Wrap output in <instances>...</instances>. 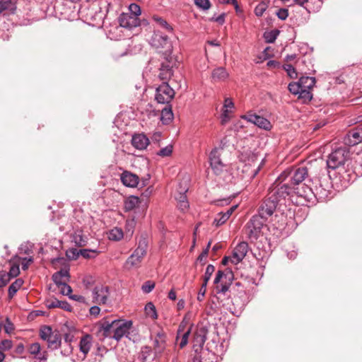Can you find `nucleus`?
Masks as SVG:
<instances>
[{"label": "nucleus", "mask_w": 362, "mask_h": 362, "mask_svg": "<svg viewBox=\"0 0 362 362\" xmlns=\"http://www.w3.org/2000/svg\"><path fill=\"white\" fill-rule=\"evenodd\" d=\"M107 4V1L105 0H94L88 5H83L79 9V13L90 23H98L105 17L103 8L105 7Z\"/></svg>", "instance_id": "1"}, {"label": "nucleus", "mask_w": 362, "mask_h": 362, "mask_svg": "<svg viewBox=\"0 0 362 362\" xmlns=\"http://www.w3.org/2000/svg\"><path fill=\"white\" fill-rule=\"evenodd\" d=\"M347 170L342 168L339 173V179L344 187L354 182L357 177L362 176V155H357L347 163Z\"/></svg>", "instance_id": "2"}, {"label": "nucleus", "mask_w": 362, "mask_h": 362, "mask_svg": "<svg viewBox=\"0 0 362 362\" xmlns=\"http://www.w3.org/2000/svg\"><path fill=\"white\" fill-rule=\"evenodd\" d=\"M309 177L308 168L305 166L294 167L284 171L279 176L280 180L287 181L293 188L303 184Z\"/></svg>", "instance_id": "3"}, {"label": "nucleus", "mask_w": 362, "mask_h": 362, "mask_svg": "<svg viewBox=\"0 0 362 362\" xmlns=\"http://www.w3.org/2000/svg\"><path fill=\"white\" fill-rule=\"evenodd\" d=\"M349 158V151L346 148H339L333 151L328 156L327 165L329 168L338 170V175L342 168H346Z\"/></svg>", "instance_id": "4"}, {"label": "nucleus", "mask_w": 362, "mask_h": 362, "mask_svg": "<svg viewBox=\"0 0 362 362\" xmlns=\"http://www.w3.org/2000/svg\"><path fill=\"white\" fill-rule=\"evenodd\" d=\"M293 189L287 181L280 180L278 177L269 189L268 194L279 203L293 194Z\"/></svg>", "instance_id": "5"}, {"label": "nucleus", "mask_w": 362, "mask_h": 362, "mask_svg": "<svg viewBox=\"0 0 362 362\" xmlns=\"http://www.w3.org/2000/svg\"><path fill=\"white\" fill-rule=\"evenodd\" d=\"M147 248L148 242L146 238H141L139 241L138 247L126 260L124 267L128 269L139 267L144 257L146 255Z\"/></svg>", "instance_id": "6"}, {"label": "nucleus", "mask_w": 362, "mask_h": 362, "mask_svg": "<svg viewBox=\"0 0 362 362\" xmlns=\"http://www.w3.org/2000/svg\"><path fill=\"white\" fill-rule=\"evenodd\" d=\"M40 337L47 341V347L51 350H56L61 346L62 334L59 331H52L49 326H43L40 329Z\"/></svg>", "instance_id": "7"}, {"label": "nucleus", "mask_w": 362, "mask_h": 362, "mask_svg": "<svg viewBox=\"0 0 362 362\" xmlns=\"http://www.w3.org/2000/svg\"><path fill=\"white\" fill-rule=\"evenodd\" d=\"M267 220L259 215H254L246 224L247 237L251 241L257 240Z\"/></svg>", "instance_id": "8"}, {"label": "nucleus", "mask_w": 362, "mask_h": 362, "mask_svg": "<svg viewBox=\"0 0 362 362\" xmlns=\"http://www.w3.org/2000/svg\"><path fill=\"white\" fill-rule=\"evenodd\" d=\"M113 323L115 327L114 339L119 341L124 337L132 339L129 332L133 325L132 320L117 319L113 320Z\"/></svg>", "instance_id": "9"}, {"label": "nucleus", "mask_w": 362, "mask_h": 362, "mask_svg": "<svg viewBox=\"0 0 362 362\" xmlns=\"http://www.w3.org/2000/svg\"><path fill=\"white\" fill-rule=\"evenodd\" d=\"M174 96L175 91L168 83H162L156 89L155 100L158 103L170 105Z\"/></svg>", "instance_id": "10"}, {"label": "nucleus", "mask_w": 362, "mask_h": 362, "mask_svg": "<svg viewBox=\"0 0 362 362\" xmlns=\"http://www.w3.org/2000/svg\"><path fill=\"white\" fill-rule=\"evenodd\" d=\"M233 274L231 271L223 272L221 270H218L216 273V277L214 280V284H218L221 281L220 286H217V293H226V291H228L230 286L232 284L233 280Z\"/></svg>", "instance_id": "11"}, {"label": "nucleus", "mask_w": 362, "mask_h": 362, "mask_svg": "<svg viewBox=\"0 0 362 362\" xmlns=\"http://www.w3.org/2000/svg\"><path fill=\"white\" fill-rule=\"evenodd\" d=\"M293 193L296 194L301 202V204L313 203L315 202V194L313 188L309 187L305 183L296 186L293 189Z\"/></svg>", "instance_id": "12"}, {"label": "nucleus", "mask_w": 362, "mask_h": 362, "mask_svg": "<svg viewBox=\"0 0 362 362\" xmlns=\"http://www.w3.org/2000/svg\"><path fill=\"white\" fill-rule=\"evenodd\" d=\"M150 45L156 48H165V52H171L172 45L168 37L161 32H154L149 41Z\"/></svg>", "instance_id": "13"}, {"label": "nucleus", "mask_w": 362, "mask_h": 362, "mask_svg": "<svg viewBox=\"0 0 362 362\" xmlns=\"http://www.w3.org/2000/svg\"><path fill=\"white\" fill-rule=\"evenodd\" d=\"M92 302L97 305H106L110 296V288L107 286L99 285L92 291Z\"/></svg>", "instance_id": "14"}, {"label": "nucleus", "mask_w": 362, "mask_h": 362, "mask_svg": "<svg viewBox=\"0 0 362 362\" xmlns=\"http://www.w3.org/2000/svg\"><path fill=\"white\" fill-rule=\"evenodd\" d=\"M317 185L313 188L315 194V201L325 202L328 199L330 191L327 181H322L320 180H316Z\"/></svg>", "instance_id": "15"}, {"label": "nucleus", "mask_w": 362, "mask_h": 362, "mask_svg": "<svg viewBox=\"0 0 362 362\" xmlns=\"http://www.w3.org/2000/svg\"><path fill=\"white\" fill-rule=\"evenodd\" d=\"M278 202L268 194L267 198L263 202L258 210V215L267 219L271 216L276 209Z\"/></svg>", "instance_id": "16"}, {"label": "nucleus", "mask_w": 362, "mask_h": 362, "mask_svg": "<svg viewBox=\"0 0 362 362\" xmlns=\"http://www.w3.org/2000/svg\"><path fill=\"white\" fill-rule=\"evenodd\" d=\"M115 327L113 320L109 321L103 320L98 327L97 336L100 340H104L106 338L114 339Z\"/></svg>", "instance_id": "17"}, {"label": "nucleus", "mask_w": 362, "mask_h": 362, "mask_svg": "<svg viewBox=\"0 0 362 362\" xmlns=\"http://www.w3.org/2000/svg\"><path fill=\"white\" fill-rule=\"evenodd\" d=\"M249 250V246L247 242L243 241L239 243L234 248L230 261L234 264L240 263L246 256Z\"/></svg>", "instance_id": "18"}, {"label": "nucleus", "mask_w": 362, "mask_h": 362, "mask_svg": "<svg viewBox=\"0 0 362 362\" xmlns=\"http://www.w3.org/2000/svg\"><path fill=\"white\" fill-rule=\"evenodd\" d=\"M210 166L216 175H220L223 170L224 164L221 159V154L217 148H214L209 154Z\"/></svg>", "instance_id": "19"}, {"label": "nucleus", "mask_w": 362, "mask_h": 362, "mask_svg": "<svg viewBox=\"0 0 362 362\" xmlns=\"http://www.w3.org/2000/svg\"><path fill=\"white\" fill-rule=\"evenodd\" d=\"M362 142V127H356L350 130L344 137V144L354 146Z\"/></svg>", "instance_id": "20"}, {"label": "nucleus", "mask_w": 362, "mask_h": 362, "mask_svg": "<svg viewBox=\"0 0 362 362\" xmlns=\"http://www.w3.org/2000/svg\"><path fill=\"white\" fill-rule=\"evenodd\" d=\"M208 334V328L206 326H200L197 327L193 340L194 349H198L199 351L204 350L203 346L206 339V335Z\"/></svg>", "instance_id": "21"}, {"label": "nucleus", "mask_w": 362, "mask_h": 362, "mask_svg": "<svg viewBox=\"0 0 362 362\" xmlns=\"http://www.w3.org/2000/svg\"><path fill=\"white\" fill-rule=\"evenodd\" d=\"M28 351L31 354L33 355L34 358L37 360V362H46L47 360V351L41 352V346L40 343L35 342L30 344L28 346ZM37 362V361H35Z\"/></svg>", "instance_id": "22"}, {"label": "nucleus", "mask_w": 362, "mask_h": 362, "mask_svg": "<svg viewBox=\"0 0 362 362\" xmlns=\"http://www.w3.org/2000/svg\"><path fill=\"white\" fill-rule=\"evenodd\" d=\"M173 75V65L170 61L163 62L159 68L158 78L162 83H168Z\"/></svg>", "instance_id": "23"}, {"label": "nucleus", "mask_w": 362, "mask_h": 362, "mask_svg": "<svg viewBox=\"0 0 362 362\" xmlns=\"http://www.w3.org/2000/svg\"><path fill=\"white\" fill-rule=\"evenodd\" d=\"M166 348V335L161 331L158 332L153 339V349L156 355H161Z\"/></svg>", "instance_id": "24"}, {"label": "nucleus", "mask_w": 362, "mask_h": 362, "mask_svg": "<svg viewBox=\"0 0 362 362\" xmlns=\"http://www.w3.org/2000/svg\"><path fill=\"white\" fill-rule=\"evenodd\" d=\"M119 23L120 26L128 29H132L139 25L138 18L135 16L125 13L119 16Z\"/></svg>", "instance_id": "25"}, {"label": "nucleus", "mask_w": 362, "mask_h": 362, "mask_svg": "<svg viewBox=\"0 0 362 362\" xmlns=\"http://www.w3.org/2000/svg\"><path fill=\"white\" fill-rule=\"evenodd\" d=\"M54 284L59 286H66V282L69 281L70 275L68 269H61L55 272L52 276Z\"/></svg>", "instance_id": "26"}, {"label": "nucleus", "mask_w": 362, "mask_h": 362, "mask_svg": "<svg viewBox=\"0 0 362 362\" xmlns=\"http://www.w3.org/2000/svg\"><path fill=\"white\" fill-rule=\"evenodd\" d=\"M120 180L124 185L129 187H135L139 183V177L128 171H124L121 174Z\"/></svg>", "instance_id": "27"}, {"label": "nucleus", "mask_w": 362, "mask_h": 362, "mask_svg": "<svg viewBox=\"0 0 362 362\" xmlns=\"http://www.w3.org/2000/svg\"><path fill=\"white\" fill-rule=\"evenodd\" d=\"M132 146L139 150H144L149 144V139L144 134H136L132 138Z\"/></svg>", "instance_id": "28"}, {"label": "nucleus", "mask_w": 362, "mask_h": 362, "mask_svg": "<svg viewBox=\"0 0 362 362\" xmlns=\"http://www.w3.org/2000/svg\"><path fill=\"white\" fill-rule=\"evenodd\" d=\"M93 337L90 334H85L80 340L79 349L80 351L83 354V358L86 357V355L89 352L90 347L92 346Z\"/></svg>", "instance_id": "29"}, {"label": "nucleus", "mask_w": 362, "mask_h": 362, "mask_svg": "<svg viewBox=\"0 0 362 362\" xmlns=\"http://www.w3.org/2000/svg\"><path fill=\"white\" fill-rule=\"evenodd\" d=\"M228 76L226 69L222 66L214 69L211 73V78L214 82L223 81L228 78Z\"/></svg>", "instance_id": "30"}, {"label": "nucleus", "mask_w": 362, "mask_h": 362, "mask_svg": "<svg viewBox=\"0 0 362 362\" xmlns=\"http://www.w3.org/2000/svg\"><path fill=\"white\" fill-rule=\"evenodd\" d=\"M64 342L66 344V346L61 351V354L63 356H69L71 351H72V346H71V341H73L74 339V335L72 332H69L64 334Z\"/></svg>", "instance_id": "31"}, {"label": "nucleus", "mask_w": 362, "mask_h": 362, "mask_svg": "<svg viewBox=\"0 0 362 362\" xmlns=\"http://www.w3.org/2000/svg\"><path fill=\"white\" fill-rule=\"evenodd\" d=\"M16 9V4L11 0L0 1V13L4 14L13 13Z\"/></svg>", "instance_id": "32"}, {"label": "nucleus", "mask_w": 362, "mask_h": 362, "mask_svg": "<svg viewBox=\"0 0 362 362\" xmlns=\"http://www.w3.org/2000/svg\"><path fill=\"white\" fill-rule=\"evenodd\" d=\"M140 203L139 198L137 196L131 195L127 197L124 203L125 211H131L136 208Z\"/></svg>", "instance_id": "33"}, {"label": "nucleus", "mask_w": 362, "mask_h": 362, "mask_svg": "<svg viewBox=\"0 0 362 362\" xmlns=\"http://www.w3.org/2000/svg\"><path fill=\"white\" fill-rule=\"evenodd\" d=\"M173 119V113L171 105L166 106L161 110L160 120L163 124H168Z\"/></svg>", "instance_id": "34"}, {"label": "nucleus", "mask_w": 362, "mask_h": 362, "mask_svg": "<svg viewBox=\"0 0 362 362\" xmlns=\"http://www.w3.org/2000/svg\"><path fill=\"white\" fill-rule=\"evenodd\" d=\"M298 82L302 88L312 89L315 85L316 80L313 76H303L299 78Z\"/></svg>", "instance_id": "35"}, {"label": "nucleus", "mask_w": 362, "mask_h": 362, "mask_svg": "<svg viewBox=\"0 0 362 362\" xmlns=\"http://www.w3.org/2000/svg\"><path fill=\"white\" fill-rule=\"evenodd\" d=\"M24 281L21 278L16 279L8 287V295L10 298H12L17 291L23 286Z\"/></svg>", "instance_id": "36"}, {"label": "nucleus", "mask_w": 362, "mask_h": 362, "mask_svg": "<svg viewBox=\"0 0 362 362\" xmlns=\"http://www.w3.org/2000/svg\"><path fill=\"white\" fill-rule=\"evenodd\" d=\"M311 89L301 88L299 93L298 94V98L301 100L302 103L308 104L313 99V94Z\"/></svg>", "instance_id": "37"}, {"label": "nucleus", "mask_w": 362, "mask_h": 362, "mask_svg": "<svg viewBox=\"0 0 362 362\" xmlns=\"http://www.w3.org/2000/svg\"><path fill=\"white\" fill-rule=\"evenodd\" d=\"M254 124L264 130H270L272 128V124L269 120L260 115L257 117Z\"/></svg>", "instance_id": "38"}, {"label": "nucleus", "mask_w": 362, "mask_h": 362, "mask_svg": "<svg viewBox=\"0 0 362 362\" xmlns=\"http://www.w3.org/2000/svg\"><path fill=\"white\" fill-rule=\"evenodd\" d=\"M152 19L157 23L158 26L166 30L167 31L172 32L173 30V27L163 18L158 16H153Z\"/></svg>", "instance_id": "39"}, {"label": "nucleus", "mask_w": 362, "mask_h": 362, "mask_svg": "<svg viewBox=\"0 0 362 362\" xmlns=\"http://www.w3.org/2000/svg\"><path fill=\"white\" fill-rule=\"evenodd\" d=\"M195 355L193 358L192 362H206L204 359V356L206 354H209L211 351H209V348L207 347L206 350L199 351L198 349H195Z\"/></svg>", "instance_id": "40"}, {"label": "nucleus", "mask_w": 362, "mask_h": 362, "mask_svg": "<svg viewBox=\"0 0 362 362\" xmlns=\"http://www.w3.org/2000/svg\"><path fill=\"white\" fill-rule=\"evenodd\" d=\"M73 241L78 247H83L87 244V237L83 235L81 233H75L73 235Z\"/></svg>", "instance_id": "41"}, {"label": "nucleus", "mask_w": 362, "mask_h": 362, "mask_svg": "<svg viewBox=\"0 0 362 362\" xmlns=\"http://www.w3.org/2000/svg\"><path fill=\"white\" fill-rule=\"evenodd\" d=\"M279 35V30L277 29L272 30L264 33V38L265 42L267 43H273L275 42L278 35Z\"/></svg>", "instance_id": "42"}, {"label": "nucleus", "mask_w": 362, "mask_h": 362, "mask_svg": "<svg viewBox=\"0 0 362 362\" xmlns=\"http://www.w3.org/2000/svg\"><path fill=\"white\" fill-rule=\"evenodd\" d=\"M124 233L122 229L115 228L110 231L108 238L111 240L118 241L122 239Z\"/></svg>", "instance_id": "43"}, {"label": "nucleus", "mask_w": 362, "mask_h": 362, "mask_svg": "<svg viewBox=\"0 0 362 362\" xmlns=\"http://www.w3.org/2000/svg\"><path fill=\"white\" fill-rule=\"evenodd\" d=\"M268 8V3L264 1H260L255 8L254 13L257 17L263 16L264 13Z\"/></svg>", "instance_id": "44"}, {"label": "nucleus", "mask_w": 362, "mask_h": 362, "mask_svg": "<svg viewBox=\"0 0 362 362\" xmlns=\"http://www.w3.org/2000/svg\"><path fill=\"white\" fill-rule=\"evenodd\" d=\"M145 310L146 315L151 317L152 319L156 320L158 318L156 309L153 303L149 302L145 306Z\"/></svg>", "instance_id": "45"}, {"label": "nucleus", "mask_w": 362, "mask_h": 362, "mask_svg": "<svg viewBox=\"0 0 362 362\" xmlns=\"http://www.w3.org/2000/svg\"><path fill=\"white\" fill-rule=\"evenodd\" d=\"M81 254L83 257L85 259H90L95 257L99 251L97 250H90V249H81L80 250Z\"/></svg>", "instance_id": "46"}, {"label": "nucleus", "mask_w": 362, "mask_h": 362, "mask_svg": "<svg viewBox=\"0 0 362 362\" xmlns=\"http://www.w3.org/2000/svg\"><path fill=\"white\" fill-rule=\"evenodd\" d=\"M194 4L199 9L204 11H208L211 6L209 0H194Z\"/></svg>", "instance_id": "47"}, {"label": "nucleus", "mask_w": 362, "mask_h": 362, "mask_svg": "<svg viewBox=\"0 0 362 362\" xmlns=\"http://www.w3.org/2000/svg\"><path fill=\"white\" fill-rule=\"evenodd\" d=\"M214 271H215V267L213 264H209L206 267V271H205V273L204 275V281H203L204 286H206L207 283L209 281V279H211V275L213 274Z\"/></svg>", "instance_id": "48"}, {"label": "nucleus", "mask_w": 362, "mask_h": 362, "mask_svg": "<svg viewBox=\"0 0 362 362\" xmlns=\"http://www.w3.org/2000/svg\"><path fill=\"white\" fill-rule=\"evenodd\" d=\"M152 352V349L148 346H144L141 348V353L139 355V359L142 362H146L147 358L150 356Z\"/></svg>", "instance_id": "49"}, {"label": "nucleus", "mask_w": 362, "mask_h": 362, "mask_svg": "<svg viewBox=\"0 0 362 362\" xmlns=\"http://www.w3.org/2000/svg\"><path fill=\"white\" fill-rule=\"evenodd\" d=\"M282 67L286 71L288 76L290 78H296L298 77V73L293 65L284 64V65H283Z\"/></svg>", "instance_id": "50"}, {"label": "nucleus", "mask_w": 362, "mask_h": 362, "mask_svg": "<svg viewBox=\"0 0 362 362\" xmlns=\"http://www.w3.org/2000/svg\"><path fill=\"white\" fill-rule=\"evenodd\" d=\"M227 220V217L223 215V212L218 213L213 221V225L216 227H218L224 224Z\"/></svg>", "instance_id": "51"}, {"label": "nucleus", "mask_w": 362, "mask_h": 362, "mask_svg": "<svg viewBox=\"0 0 362 362\" xmlns=\"http://www.w3.org/2000/svg\"><path fill=\"white\" fill-rule=\"evenodd\" d=\"M81 254L80 250L69 248L66 251V256L70 260L76 259Z\"/></svg>", "instance_id": "52"}, {"label": "nucleus", "mask_w": 362, "mask_h": 362, "mask_svg": "<svg viewBox=\"0 0 362 362\" xmlns=\"http://www.w3.org/2000/svg\"><path fill=\"white\" fill-rule=\"evenodd\" d=\"M20 274V269L18 264H13L9 269L8 272H6V274L9 277V281L11 278L16 277Z\"/></svg>", "instance_id": "53"}, {"label": "nucleus", "mask_w": 362, "mask_h": 362, "mask_svg": "<svg viewBox=\"0 0 362 362\" xmlns=\"http://www.w3.org/2000/svg\"><path fill=\"white\" fill-rule=\"evenodd\" d=\"M173 146L169 144L164 148H162L158 153L157 155L161 157L170 156L173 153Z\"/></svg>", "instance_id": "54"}, {"label": "nucleus", "mask_w": 362, "mask_h": 362, "mask_svg": "<svg viewBox=\"0 0 362 362\" xmlns=\"http://www.w3.org/2000/svg\"><path fill=\"white\" fill-rule=\"evenodd\" d=\"M15 258H17L18 261H21V266L23 270H26L28 268V266L30 264L33 262V257H20L18 256H16Z\"/></svg>", "instance_id": "55"}, {"label": "nucleus", "mask_w": 362, "mask_h": 362, "mask_svg": "<svg viewBox=\"0 0 362 362\" xmlns=\"http://www.w3.org/2000/svg\"><path fill=\"white\" fill-rule=\"evenodd\" d=\"M192 325H191V326L188 328V329L183 333L182 338H181V341L179 344L180 348L182 349L188 343V338H189V336L192 331Z\"/></svg>", "instance_id": "56"}, {"label": "nucleus", "mask_w": 362, "mask_h": 362, "mask_svg": "<svg viewBox=\"0 0 362 362\" xmlns=\"http://www.w3.org/2000/svg\"><path fill=\"white\" fill-rule=\"evenodd\" d=\"M288 90L293 95H298L301 90L299 82H291L288 86Z\"/></svg>", "instance_id": "57"}, {"label": "nucleus", "mask_w": 362, "mask_h": 362, "mask_svg": "<svg viewBox=\"0 0 362 362\" xmlns=\"http://www.w3.org/2000/svg\"><path fill=\"white\" fill-rule=\"evenodd\" d=\"M155 287V283L152 281H146L141 286V290L144 293H151Z\"/></svg>", "instance_id": "58"}, {"label": "nucleus", "mask_w": 362, "mask_h": 362, "mask_svg": "<svg viewBox=\"0 0 362 362\" xmlns=\"http://www.w3.org/2000/svg\"><path fill=\"white\" fill-rule=\"evenodd\" d=\"M60 301L61 300H59L58 299H57L55 298H52L46 300L45 305H46L47 308L49 309L56 308L59 307Z\"/></svg>", "instance_id": "59"}, {"label": "nucleus", "mask_w": 362, "mask_h": 362, "mask_svg": "<svg viewBox=\"0 0 362 362\" xmlns=\"http://www.w3.org/2000/svg\"><path fill=\"white\" fill-rule=\"evenodd\" d=\"M226 13H222L219 16H216V15H214L210 19V21H214L218 23L219 25H222L225 23L226 21Z\"/></svg>", "instance_id": "60"}, {"label": "nucleus", "mask_w": 362, "mask_h": 362, "mask_svg": "<svg viewBox=\"0 0 362 362\" xmlns=\"http://www.w3.org/2000/svg\"><path fill=\"white\" fill-rule=\"evenodd\" d=\"M9 282V277L5 271H0V288L4 287Z\"/></svg>", "instance_id": "61"}, {"label": "nucleus", "mask_w": 362, "mask_h": 362, "mask_svg": "<svg viewBox=\"0 0 362 362\" xmlns=\"http://www.w3.org/2000/svg\"><path fill=\"white\" fill-rule=\"evenodd\" d=\"M280 20H286L288 16V10L285 8L279 9L276 13Z\"/></svg>", "instance_id": "62"}, {"label": "nucleus", "mask_w": 362, "mask_h": 362, "mask_svg": "<svg viewBox=\"0 0 362 362\" xmlns=\"http://www.w3.org/2000/svg\"><path fill=\"white\" fill-rule=\"evenodd\" d=\"M13 346V342L9 339H4L0 343V349L3 351H8Z\"/></svg>", "instance_id": "63"}, {"label": "nucleus", "mask_w": 362, "mask_h": 362, "mask_svg": "<svg viewBox=\"0 0 362 362\" xmlns=\"http://www.w3.org/2000/svg\"><path fill=\"white\" fill-rule=\"evenodd\" d=\"M135 226H136V221H135L134 218L127 220L126 222V226H125L126 230L128 233H130L131 234H132L134 233Z\"/></svg>", "instance_id": "64"}]
</instances>
